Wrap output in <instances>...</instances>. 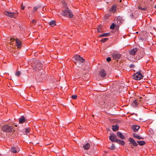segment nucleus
<instances>
[{"label":"nucleus","mask_w":156,"mask_h":156,"mask_svg":"<svg viewBox=\"0 0 156 156\" xmlns=\"http://www.w3.org/2000/svg\"><path fill=\"white\" fill-rule=\"evenodd\" d=\"M73 62L78 66L80 67L82 65V63L84 61V59L80 55H76L73 57Z\"/></svg>","instance_id":"obj_1"},{"label":"nucleus","mask_w":156,"mask_h":156,"mask_svg":"<svg viewBox=\"0 0 156 156\" xmlns=\"http://www.w3.org/2000/svg\"><path fill=\"white\" fill-rule=\"evenodd\" d=\"M32 62L31 63L33 66V68L35 70L37 71L40 70L43 67V65L41 62L33 59L32 61Z\"/></svg>","instance_id":"obj_2"},{"label":"nucleus","mask_w":156,"mask_h":156,"mask_svg":"<svg viewBox=\"0 0 156 156\" xmlns=\"http://www.w3.org/2000/svg\"><path fill=\"white\" fill-rule=\"evenodd\" d=\"M12 126L8 125H5L2 127L1 130L4 132L9 133L12 131Z\"/></svg>","instance_id":"obj_3"},{"label":"nucleus","mask_w":156,"mask_h":156,"mask_svg":"<svg viewBox=\"0 0 156 156\" xmlns=\"http://www.w3.org/2000/svg\"><path fill=\"white\" fill-rule=\"evenodd\" d=\"M63 16H68L70 18H71L73 16L72 12L68 8H67L63 11V12L61 13Z\"/></svg>","instance_id":"obj_4"},{"label":"nucleus","mask_w":156,"mask_h":156,"mask_svg":"<svg viewBox=\"0 0 156 156\" xmlns=\"http://www.w3.org/2000/svg\"><path fill=\"white\" fill-rule=\"evenodd\" d=\"M141 71H139L133 75V79L136 80H140L143 79V76L141 73Z\"/></svg>","instance_id":"obj_5"},{"label":"nucleus","mask_w":156,"mask_h":156,"mask_svg":"<svg viewBox=\"0 0 156 156\" xmlns=\"http://www.w3.org/2000/svg\"><path fill=\"white\" fill-rule=\"evenodd\" d=\"M4 14L7 16L11 18H16V14L14 12H11L5 11L4 12Z\"/></svg>","instance_id":"obj_6"},{"label":"nucleus","mask_w":156,"mask_h":156,"mask_svg":"<svg viewBox=\"0 0 156 156\" xmlns=\"http://www.w3.org/2000/svg\"><path fill=\"white\" fill-rule=\"evenodd\" d=\"M113 58L115 60L120 59L121 57V55L119 53H114L112 54ZM118 60H117V61Z\"/></svg>","instance_id":"obj_7"},{"label":"nucleus","mask_w":156,"mask_h":156,"mask_svg":"<svg viewBox=\"0 0 156 156\" xmlns=\"http://www.w3.org/2000/svg\"><path fill=\"white\" fill-rule=\"evenodd\" d=\"M109 140L112 142H116L117 138L116 136L114 134H112L109 137Z\"/></svg>","instance_id":"obj_8"},{"label":"nucleus","mask_w":156,"mask_h":156,"mask_svg":"<svg viewBox=\"0 0 156 156\" xmlns=\"http://www.w3.org/2000/svg\"><path fill=\"white\" fill-rule=\"evenodd\" d=\"M99 75L101 77H104L106 76V73L105 71L103 69L101 70L99 73Z\"/></svg>","instance_id":"obj_9"},{"label":"nucleus","mask_w":156,"mask_h":156,"mask_svg":"<svg viewBox=\"0 0 156 156\" xmlns=\"http://www.w3.org/2000/svg\"><path fill=\"white\" fill-rule=\"evenodd\" d=\"M116 20L117 24H120L122 23L124 21V19L122 17L119 16L117 17Z\"/></svg>","instance_id":"obj_10"},{"label":"nucleus","mask_w":156,"mask_h":156,"mask_svg":"<svg viewBox=\"0 0 156 156\" xmlns=\"http://www.w3.org/2000/svg\"><path fill=\"white\" fill-rule=\"evenodd\" d=\"M16 45L18 48H20L21 47V41L18 39H16Z\"/></svg>","instance_id":"obj_11"},{"label":"nucleus","mask_w":156,"mask_h":156,"mask_svg":"<svg viewBox=\"0 0 156 156\" xmlns=\"http://www.w3.org/2000/svg\"><path fill=\"white\" fill-rule=\"evenodd\" d=\"M129 141L134 146H137V144L136 143L135 141L133 138H129Z\"/></svg>","instance_id":"obj_12"},{"label":"nucleus","mask_w":156,"mask_h":156,"mask_svg":"<svg viewBox=\"0 0 156 156\" xmlns=\"http://www.w3.org/2000/svg\"><path fill=\"white\" fill-rule=\"evenodd\" d=\"M140 126L136 125H133L132 127V129L134 132H137L140 128Z\"/></svg>","instance_id":"obj_13"},{"label":"nucleus","mask_w":156,"mask_h":156,"mask_svg":"<svg viewBox=\"0 0 156 156\" xmlns=\"http://www.w3.org/2000/svg\"><path fill=\"white\" fill-rule=\"evenodd\" d=\"M117 135L118 137L121 139H124L125 138V137L124 135L120 132H117Z\"/></svg>","instance_id":"obj_14"},{"label":"nucleus","mask_w":156,"mask_h":156,"mask_svg":"<svg viewBox=\"0 0 156 156\" xmlns=\"http://www.w3.org/2000/svg\"><path fill=\"white\" fill-rule=\"evenodd\" d=\"M11 151L13 153H16L18 152L19 150L18 149H16L14 147H12L11 148Z\"/></svg>","instance_id":"obj_15"},{"label":"nucleus","mask_w":156,"mask_h":156,"mask_svg":"<svg viewBox=\"0 0 156 156\" xmlns=\"http://www.w3.org/2000/svg\"><path fill=\"white\" fill-rule=\"evenodd\" d=\"M25 121V117L23 116H21L20 118H19V123H22L24 122Z\"/></svg>","instance_id":"obj_16"},{"label":"nucleus","mask_w":156,"mask_h":156,"mask_svg":"<svg viewBox=\"0 0 156 156\" xmlns=\"http://www.w3.org/2000/svg\"><path fill=\"white\" fill-rule=\"evenodd\" d=\"M137 50V49L136 48L133 49L130 51V54L133 55H135Z\"/></svg>","instance_id":"obj_17"},{"label":"nucleus","mask_w":156,"mask_h":156,"mask_svg":"<svg viewBox=\"0 0 156 156\" xmlns=\"http://www.w3.org/2000/svg\"><path fill=\"white\" fill-rule=\"evenodd\" d=\"M112 130L114 131H116L119 129V126L118 125H113L112 128Z\"/></svg>","instance_id":"obj_18"},{"label":"nucleus","mask_w":156,"mask_h":156,"mask_svg":"<svg viewBox=\"0 0 156 156\" xmlns=\"http://www.w3.org/2000/svg\"><path fill=\"white\" fill-rule=\"evenodd\" d=\"M116 5H114L110 9V10L112 12H114L116 11Z\"/></svg>","instance_id":"obj_19"},{"label":"nucleus","mask_w":156,"mask_h":156,"mask_svg":"<svg viewBox=\"0 0 156 156\" xmlns=\"http://www.w3.org/2000/svg\"><path fill=\"white\" fill-rule=\"evenodd\" d=\"M116 142L118 144H121L122 145L125 144V143L124 141L122 140H119L118 139L116 140Z\"/></svg>","instance_id":"obj_20"},{"label":"nucleus","mask_w":156,"mask_h":156,"mask_svg":"<svg viewBox=\"0 0 156 156\" xmlns=\"http://www.w3.org/2000/svg\"><path fill=\"white\" fill-rule=\"evenodd\" d=\"M41 7V6L40 5H37L34 7L33 10V12H34L35 11H37L38 9L40 8Z\"/></svg>","instance_id":"obj_21"},{"label":"nucleus","mask_w":156,"mask_h":156,"mask_svg":"<svg viewBox=\"0 0 156 156\" xmlns=\"http://www.w3.org/2000/svg\"><path fill=\"white\" fill-rule=\"evenodd\" d=\"M49 24L51 27H53L54 25H56L55 21L53 20L49 22Z\"/></svg>","instance_id":"obj_22"},{"label":"nucleus","mask_w":156,"mask_h":156,"mask_svg":"<svg viewBox=\"0 0 156 156\" xmlns=\"http://www.w3.org/2000/svg\"><path fill=\"white\" fill-rule=\"evenodd\" d=\"M83 148L85 150L88 149L90 147V144L88 143H87L85 145L83 146Z\"/></svg>","instance_id":"obj_23"},{"label":"nucleus","mask_w":156,"mask_h":156,"mask_svg":"<svg viewBox=\"0 0 156 156\" xmlns=\"http://www.w3.org/2000/svg\"><path fill=\"white\" fill-rule=\"evenodd\" d=\"M137 142L138 143V144L140 146L143 145L145 144V142L144 141H137Z\"/></svg>","instance_id":"obj_24"},{"label":"nucleus","mask_w":156,"mask_h":156,"mask_svg":"<svg viewBox=\"0 0 156 156\" xmlns=\"http://www.w3.org/2000/svg\"><path fill=\"white\" fill-rule=\"evenodd\" d=\"M110 34L109 33H104L103 34H101V35H100L99 37H105L106 36H109Z\"/></svg>","instance_id":"obj_25"},{"label":"nucleus","mask_w":156,"mask_h":156,"mask_svg":"<svg viewBox=\"0 0 156 156\" xmlns=\"http://www.w3.org/2000/svg\"><path fill=\"white\" fill-rule=\"evenodd\" d=\"M23 132L25 134H27L28 133L30 132V129L28 128H26L23 130Z\"/></svg>","instance_id":"obj_26"},{"label":"nucleus","mask_w":156,"mask_h":156,"mask_svg":"<svg viewBox=\"0 0 156 156\" xmlns=\"http://www.w3.org/2000/svg\"><path fill=\"white\" fill-rule=\"evenodd\" d=\"M108 38H103L101 40H100V41L102 43H104L106 42L108 40Z\"/></svg>","instance_id":"obj_27"},{"label":"nucleus","mask_w":156,"mask_h":156,"mask_svg":"<svg viewBox=\"0 0 156 156\" xmlns=\"http://www.w3.org/2000/svg\"><path fill=\"white\" fill-rule=\"evenodd\" d=\"M133 106L136 107L137 106L138 103H137V101L136 100H134L133 101Z\"/></svg>","instance_id":"obj_28"},{"label":"nucleus","mask_w":156,"mask_h":156,"mask_svg":"<svg viewBox=\"0 0 156 156\" xmlns=\"http://www.w3.org/2000/svg\"><path fill=\"white\" fill-rule=\"evenodd\" d=\"M115 24H114V23H113L111 25L110 27V28L111 29H114L115 28Z\"/></svg>","instance_id":"obj_29"},{"label":"nucleus","mask_w":156,"mask_h":156,"mask_svg":"<svg viewBox=\"0 0 156 156\" xmlns=\"http://www.w3.org/2000/svg\"><path fill=\"white\" fill-rule=\"evenodd\" d=\"M138 8L140 10L143 11H145L147 9V7L142 8L141 7H140V6H139Z\"/></svg>","instance_id":"obj_30"},{"label":"nucleus","mask_w":156,"mask_h":156,"mask_svg":"<svg viewBox=\"0 0 156 156\" xmlns=\"http://www.w3.org/2000/svg\"><path fill=\"white\" fill-rule=\"evenodd\" d=\"M109 148L111 150H114L115 148V146L114 144H112L111 146L109 147Z\"/></svg>","instance_id":"obj_31"},{"label":"nucleus","mask_w":156,"mask_h":156,"mask_svg":"<svg viewBox=\"0 0 156 156\" xmlns=\"http://www.w3.org/2000/svg\"><path fill=\"white\" fill-rule=\"evenodd\" d=\"M133 137L138 139V135L136 133H134L133 134Z\"/></svg>","instance_id":"obj_32"},{"label":"nucleus","mask_w":156,"mask_h":156,"mask_svg":"<svg viewBox=\"0 0 156 156\" xmlns=\"http://www.w3.org/2000/svg\"><path fill=\"white\" fill-rule=\"evenodd\" d=\"M77 96L76 95H73L71 96V98L72 99H76L77 98Z\"/></svg>","instance_id":"obj_33"},{"label":"nucleus","mask_w":156,"mask_h":156,"mask_svg":"<svg viewBox=\"0 0 156 156\" xmlns=\"http://www.w3.org/2000/svg\"><path fill=\"white\" fill-rule=\"evenodd\" d=\"M20 71H17L16 73V75L17 76H20Z\"/></svg>","instance_id":"obj_34"},{"label":"nucleus","mask_w":156,"mask_h":156,"mask_svg":"<svg viewBox=\"0 0 156 156\" xmlns=\"http://www.w3.org/2000/svg\"><path fill=\"white\" fill-rule=\"evenodd\" d=\"M129 67L130 68H134V65L133 64H131L129 65Z\"/></svg>","instance_id":"obj_35"},{"label":"nucleus","mask_w":156,"mask_h":156,"mask_svg":"<svg viewBox=\"0 0 156 156\" xmlns=\"http://www.w3.org/2000/svg\"><path fill=\"white\" fill-rule=\"evenodd\" d=\"M106 60L108 62H109L111 61V58L110 57H108L107 58Z\"/></svg>","instance_id":"obj_36"},{"label":"nucleus","mask_w":156,"mask_h":156,"mask_svg":"<svg viewBox=\"0 0 156 156\" xmlns=\"http://www.w3.org/2000/svg\"><path fill=\"white\" fill-rule=\"evenodd\" d=\"M21 8L23 10L24 9L25 7L23 5V4H22L21 5Z\"/></svg>","instance_id":"obj_37"},{"label":"nucleus","mask_w":156,"mask_h":156,"mask_svg":"<svg viewBox=\"0 0 156 156\" xmlns=\"http://www.w3.org/2000/svg\"><path fill=\"white\" fill-rule=\"evenodd\" d=\"M10 40L12 41H14L15 40V39L13 38H11Z\"/></svg>","instance_id":"obj_38"},{"label":"nucleus","mask_w":156,"mask_h":156,"mask_svg":"<svg viewBox=\"0 0 156 156\" xmlns=\"http://www.w3.org/2000/svg\"><path fill=\"white\" fill-rule=\"evenodd\" d=\"M143 139V137H141L140 136H138L137 139H138V140H139V139Z\"/></svg>","instance_id":"obj_39"},{"label":"nucleus","mask_w":156,"mask_h":156,"mask_svg":"<svg viewBox=\"0 0 156 156\" xmlns=\"http://www.w3.org/2000/svg\"><path fill=\"white\" fill-rule=\"evenodd\" d=\"M31 22H32V23L33 24H34V22H35V23H36V20H33Z\"/></svg>","instance_id":"obj_40"},{"label":"nucleus","mask_w":156,"mask_h":156,"mask_svg":"<svg viewBox=\"0 0 156 156\" xmlns=\"http://www.w3.org/2000/svg\"><path fill=\"white\" fill-rule=\"evenodd\" d=\"M130 16L132 18H133V15L132 13L130 15Z\"/></svg>","instance_id":"obj_41"},{"label":"nucleus","mask_w":156,"mask_h":156,"mask_svg":"<svg viewBox=\"0 0 156 156\" xmlns=\"http://www.w3.org/2000/svg\"><path fill=\"white\" fill-rule=\"evenodd\" d=\"M98 32H101V30H100V29L98 28Z\"/></svg>","instance_id":"obj_42"},{"label":"nucleus","mask_w":156,"mask_h":156,"mask_svg":"<svg viewBox=\"0 0 156 156\" xmlns=\"http://www.w3.org/2000/svg\"><path fill=\"white\" fill-rule=\"evenodd\" d=\"M9 44H12V43L11 42H10L9 43Z\"/></svg>","instance_id":"obj_43"},{"label":"nucleus","mask_w":156,"mask_h":156,"mask_svg":"<svg viewBox=\"0 0 156 156\" xmlns=\"http://www.w3.org/2000/svg\"><path fill=\"white\" fill-rule=\"evenodd\" d=\"M154 8L156 9V5H155Z\"/></svg>","instance_id":"obj_44"},{"label":"nucleus","mask_w":156,"mask_h":156,"mask_svg":"<svg viewBox=\"0 0 156 156\" xmlns=\"http://www.w3.org/2000/svg\"><path fill=\"white\" fill-rule=\"evenodd\" d=\"M131 147H132V148H133V146H131Z\"/></svg>","instance_id":"obj_45"},{"label":"nucleus","mask_w":156,"mask_h":156,"mask_svg":"<svg viewBox=\"0 0 156 156\" xmlns=\"http://www.w3.org/2000/svg\"><path fill=\"white\" fill-rule=\"evenodd\" d=\"M120 2H121V0H120Z\"/></svg>","instance_id":"obj_46"},{"label":"nucleus","mask_w":156,"mask_h":156,"mask_svg":"<svg viewBox=\"0 0 156 156\" xmlns=\"http://www.w3.org/2000/svg\"><path fill=\"white\" fill-rule=\"evenodd\" d=\"M138 33V32H136V33Z\"/></svg>","instance_id":"obj_47"}]
</instances>
